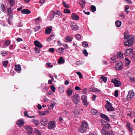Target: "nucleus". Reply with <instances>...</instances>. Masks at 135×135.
<instances>
[{
  "label": "nucleus",
  "mask_w": 135,
  "mask_h": 135,
  "mask_svg": "<svg viewBox=\"0 0 135 135\" xmlns=\"http://www.w3.org/2000/svg\"><path fill=\"white\" fill-rule=\"evenodd\" d=\"M88 124L85 122H82L81 125L79 128V130L80 132L83 133L86 131L88 127Z\"/></svg>",
  "instance_id": "1"
},
{
  "label": "nucleus",
  "mask_w": 135,
  "mask_h": 135,
  "mask_svg": "<svg viewBox=\"0 0 135 135\" xmlns=\"http://www.w3.org/2000/svg\"><path fill=\"white\" fill-rule=\"evenodd\" d=\"M72 100L76 105L80 103V98L79 95L77 93L73 94L71 97Z\"/></svg>",
  "instance_id": "2"
},
{
  "label": "nucleus",
  "mask_w": 135,
  "mask_h": 135,
  "mask_svg": "<svg viewBox=\"0 0 135 135\" xmlns=\"http://www.w3.org/2000/svg\"><path fill=\"white\" fill-rule=\"evenodd\" d=\"M134 42V38L132 36L128 38L127 41H124V44L125 46H127L128 47H130L132 45Z\"/></svg>",
  "instance_id": "3"
},
{
  "label": "nucleus",
  "mask_w": 135,
  "mask_h": 135,
  "mask_svg": "<svg viewBox=\"0 0 135 135\" xmlns=\"http://www.w3.org/2000/svg\"><path fill=\"white\" fill-rule=\"evenodd\" d=\"M105 107L108 111H112L114 110V108L113 107L112 104L108 101H107Z\"/></svg>",
  "instance_id": "4"
},
{
  "label": "nucleus",
  "mask_w": 135,
  "mask_h": 135,
  "mask_svg": "<svg viewBox=\"0 0 135 135\" xmlns=\"http://www.w3.org/2000/svg\"><path fill=\"white\" fill-rule=\"evenodd\" d=\"M111 82L114 84V86L115 87H119L121 84V82L118 78L113 79L111 81Z\"/></svg>",
  "instance_id": "5"
},
{
  "label": "nucleus",
  "mask_w": 135,
  "mask_h": 135,
  "mask_svg": "<svg viewBox=\"0 0 135 135\" xmlns=\"http://www.w3.org/2000/svg\"><path fill=\"white\" fill-rule=\"evenodd\" d=\"M134 95L135 94L133 90H131L128 92V94L127 96V99L128 100H131Z\"/></svg>",
  "instance_id": "6"
},
{
  "label": "nucleus",
  "mask_w": 135,
  "mask_h": 135,
  "mask_svg": "<svg viewBox=\"0 0 135 135\" xmlns=\"http://www.w3.org/2000/svg\"><path fill=\"white\" fill-rule=\"evenodd\" d=\"M56 122L51 121H50L48 125V128L49 129H52L55 127Z\"/></svg>",
  "instance_id": "7"
},
{
  "label": "nucleus",
  "mask_w": 135,
  "mask_h": 135,
  "mask_svg": "<svg viewBox=\"0 0 135 135\" xmlns=\"http://www.w3.org/2000/svg\"><path fill=\"white\" fill-rule=\"evenodd\" d=\"M133 52V50L132 49H128L124 51V55L127 56H129Z\"/></svg>",
  "instance_id": "8"
},
{
  "label": "nucleus",
  "mask_w": 135,
  "mask_h": 135,
  "mask_svg": "<svg viewBox=\"0 0 135 135\" xmlns=\"http://www.w3.org/2000/svg\"><path fill=\"white\" fill-rule=\"evenodd\" d=\"M24 128L26 129V132L29 134H32L33 131L32 128L29 126H26L24 127Z\"/></svg>",
  "instance_id": "9"
},
{
  "label": "nucleus",
  "mask_w": 135,
  "mask_h": 135,
  "mask_svg": "<svg viewBox=\"0 0 135 135\" xmlns=\"http://www.w3.org/2000/svg\"><path fill=\"white\" fill-rule=\"evenodd\" d=\"M101 132L102 135H114L112 132H108L103 129L101 130Z\"/></svg>",
  "instance_id": "10"
},
{
  "label": "nucleus",
  "mask_w": 135,
  "mask_h": 135,
  "mask_svg": "<svg viewBox=\"0 0 135 135\" xmlns=\"http://www.w3.org/2000/svg\"><path fill=\"white\" fill-rule=\"evenodd\" d=\"M123 64L121 61H118L115 66V68L117 70H119L123 68Z\"/></svg>",
  "instance_id": "11"
},
{
  "label": "nucleus",
  "mask_w": 135,
  "mask_h": 135,
  "mask_svg": "<svg viewBox=\"0 0 135 135\" xmlns=\"http://www.w3.org/2000/svg\"><path fill=\"white\" fill-rule=\"evenodd\" d=\"M40 123L43 126L46 125L47 123V119L46 117H45L41 119L40 121Z\"/></svg>",
  "instance_id": "12"
},
{
  "label": "nucleus",
  "mask_w": 135,
  "mask_h": 135,
  "mask_svg": "<svg viewBox=\"0 0 135 135\" xmlns=\"http://www.w3.org/2000/svg\"><path fill=\"white\" fill-rule=\"evenodd\" d=\"M81 98L83 101L84 104L87 105L88 104V102L87 101V97L85 95H83L81 97Z\"/></svg>",
  "instance_id": "13"
},
{
  "label": "nucleus",
  "mask_w": 135,
  "mask_h": 135,
  "mask_svg": "<svg viewBox=\"0 0 135 135\" xmlns=\"http://www.w3.org/2000/svg\"><path fill=\"white\" fill-rule=\"evenodd\" d=\"M71 27L74 30H77L78 28V26L74 22L71 23Z\"/></svg>",
  "instance_id": "14"
},
{
  "label": "nucleus",
  "mask_w": 135,
  "mask_h": 135,
  "mask_svg": "<svg viewBox=\"0 0 135 135\" xmlns=\"http://www.w3.org/2000/svg\"><path fill=\"white\" fill-rule=\"evenodd\" d=\"M25 122L24 120L20 119L17 122V124L19 126L21 127L24 124Z\"/></svg>",
  "instance_id": "15"
},
{
  "label": "nucleus",
  "mask_w": 135,
  "mask_h": 135,
  "mask_svg": "<svg viewBox=\"0 0 135 135\" xmlns=\"http://www.w3.org/2000/svg\"><path fill=\"white\" fill-rule=\"evenodd\" d=\"M71 17L74 20L77 21L79 19V16L75 13H73L71 15Z\"/></svg>",
  "instance_id": "16"
},
{
  "label": "nucleus",
  "mask_w": 135,
  "mask_h": 135,
  "mask_svg": "<svg viewBox=\"0 0 135 135\" xmlns=\"http://www.w3.org/2000/svg\"><path fill=\"white\" fill-rule=\"evenodd\" d=\"M52 28L51 26L47 27L45 30V33L46 34H49L52 31Z\"/></svg>",
  "instance_id": "17"
},
{
  "label": "nucleus",
  "mask_w": 135,
  "mask_h": 135,
  "mask_svg": "<svg viewBox=\"0 0 135 135\" xmlns=\"http://www.w3.org/2000/svg\"><path fill=\"white\" fill-rule=\"evenodd\" d=\"M15 70L16 71L19 73L21 70L20 65H16L15 67Z\"/></svg>",
  "instance_id": "18"
},
{
  "label": "nucleus",
  "mask_w": 135,
  "mask_h": 135,
  "mask_svg": "<svg viewBox=\"0 0 135 135\" xmlns=\"http://www.w3.org/2000/svg\"><path fill=\"white\" fill-rule=\"evenodd\" d=\"M124 39L129 38L131 36H132L130 35H129L128 32V31H126L124 32Z\"/></svg>",
  "instance_id": "19"
},
{
  "label": "nucleus",
  "mask_w": 135,
  "mask_h": 135,
  "mask_svg": "<svg viewBox=\"0 0 135 135\" xmlns=\"http://www.w3.org/2000/svg\"><path fill=\"white\" fill-rule=\"evenodd\" d=\"M100 115L102 118L105 119L108 121H109V119L105 115L101 113L100 114Z\"/></svg>",
  "instance_id": "20"
},
{
  "label": "nucleus",
  "mask_w": 135,
  "mask_h": 135,
  "mask_svg": "<svg viewBox=\"0 0 135 135\" xmlns=\"http://www.w3.org/2000/svg\"><path fill=\"white\" fill-rule=\"evenodd\" d=\"M85 2L84 0H80L79 2V4L80 5L81 7L84 8L85 6Z\"/></svg>",
  "instance_id": "21"
},
{
  "label": "nucleus",
  "mask_w": 135,
  "mask_h": 135,
  "mask_svg": "<svg viewBox=\"0 0 135 135\" xmlns=\"http://www.w3.org/2000/svg\"><path fill=\"white\" fill-rule=\"evenodd\" d=\"M34 44L37 47L39 48H41L42 47V45L38 41L36 40L35 41Z\"/></svg>",
  "instance_id": "22"
},
{
  "label": "nucleus",
  "mask_w": 135,
  "mask_h": 135,
  "mask_svg": "<svg viewBox=\"0 0 135 135\" xmlns=\"http://www.w3.org/2000/svg\"><path fill=\"white\" fill-rule=\"evenodd\" d=\"M21 12L23 14H29L31 12L30 10L27 9H23L21 11Z\"/></svg>",
  "instance_id": "23"
},
{
  "label": "nucleus",
  "mask_w": 135,
  "mask_h": 135,
  "mask_svg": "<svg viewBox=\"0 0 135 135\" xmlns=\"http://www.w3.org/2000/svg\"><path fill=\"white\" fill-rule=\"evenodd\" d=\"M7 12L8 14L9 15V16L10 17L12 18L13 16V15L11 10V7L9 8L8 9Z\"/></svg>",
  "instance_id": "24"
},
{
  "label": "nucleus",
  "mask_w": 135,
  "mask_h": 135,
  "mask_svg": "<svg viewBox=\"0 0 135 135\" xmlns=\"http://www.w3.org/2000/svg\"><path fill=\"white\" fill-rule=\"evenodd\" d=\"M103 125L106 128L109 129L110 126L109 123H108L104 121L103 123Z\"/></svg>",
  "instance_id": "25"
},
{
  "label": "nucleus",
  "mask_w": 135,
  "mask_h": 135,
  "mask_svg": "<svg viewBox=\"0 0 135 135\" xmlns=\"http://www.w3.org/2000/svg\"><path fill=\"white\" fill-rule=\"evenodd\" d=\"M65 60L62 57H60L58 60V63L60 64H63L65 62Z\"/></svg>",
  "instance_id": "26"
},
{
  "label": "nucleus",
  "mask_w": 135,
  "mask_h": 135,
  "mask_svg": "<svg viewBox=\"0 0 135 135\" xmlns=\"http://www.w3.org/2000/svg\"><path fill=\"white\" fill-rule=\"evenodd\" d=\"M56 103L55 102L51 103L50 105H48V108L50 109H53L54 107L55 106Z\"/></svg>",
  "instance_id": "27"
},
{
  "label": "nucleus",
  "mask_w": 135,
  "mask_h": 135,
  "mask_svg": "<svg viewBox=\"0 0 135 135\" xmlns=\"http://www.w3.org/2000/svg\"><path fill=\"white\" fill-rule=\"evenodd\" d=\"M68 95L69 96L71 95L73 93V90L72 89H68L66 91Z\"/></svg>",
  "instance_id": "28"
},
{
  "label": "nucleus",
  "mask_w": 135,
  "mask_h": 135,
  "mask_svg": "<svg viewBox=\"0 0 135 135\" xmlns=\"http://www.w3.org/2000/svg\"><path fill=\"white\" fill-rule=\"evenodd\" d=\"M36 126H38L39 123V121L35 119H32L31 121Z\"/></svg>",
  "instance_id": "29"
},
{
  "label": "nucleus",
  "mask_w": 135,
  "mask_h": 135,
  "mask_svg": "<svg viewBox=\"0 0 135 135\" xmlns=\"http://www.w3.org/2000/svg\"><path fill=\"white\" fill-rule=\"evenodd\" d=\"M1 8L3 12H5L6 9L3 3H1Z\"/></svg>",
  "instance_id": "30"
},
{
  "label": "nucleus",
  "mask_w": 135,
  "mask_h": 135,
  "mask_svg": "<svg viewBox=\"0 0 135 135\" xmlns=\"http://www.w3.org/2000/svg\"><path fill=\"white\" fill-rule=\"evenodd\" d=\"M121 22L119 21H117L115 22V25L118 27H120L121 25Z\"/></svg>",
  "instance_id": "31"
},
{
  "label": "nucleus",
  "mask_w": 135,
  "mask_h": 135,
  "mask_svg": "<svg viewBox=\"0 0 135 135\" xmlns=\"http://www.w3.org/2000/svg\"><path fill=\"white\" fill-rule=\"evenodd\" d=\"M65 40L67 42H71L72 41V39L70 36H68L66 37Z\"/></svg>",
  "instance_id": "32"
},
{
  "label": "nucleus",
  "mask_w": 135,
  "mask_h": 135,
  "mask_svg": "<svg viewBox=\"0 0 135 135\" xmlns=\"http://www.w3.org/2000/svg\"><path fill=\"white\" fill-rule=\"evenodd\" d=\"M110 61L112 63H115L116 61V57L113 56L112 57L110 60Z\"/></svg>",
  "instance_id": "33"
},
{
  "label": "nucleus",
  "mask_w": 135,
  "mask_h": 135,
  "mask_svg": "<svg viewBox=\"0 0 135 135\" xmlns=\"http://www.w3.org/2000/svg\"><path fill=\"white\" fill-rule=\"evenodd\" d=\"M64 50V49L63 48H59L57 49V51L59 53L62 54Z\"/></svg>",
  "instance_id": "34"
},
{
  "label": "nucleus",
  "mask_w": 135,
  "mask_h": 135,
  "mask_svg": "<svg viewBox=\"0 0 135 135\" xmlns=\"http://www.w3.org/2000/svg\"><path fill=\"white\" fill-rule=\"evenodd\" d=\"M117 56L119 58H122L123 57V54L121 53V52L119 51L117 54Z\"/></svg>",
  "instance_id": "35"
},
{
  "label": "nucleus",
  "mask_w": 135,
  "mask_h": 135,
  "mask_svg": "<svg viewBox=\"0 0 135 135\" xmlns=\"http://www.w3.org/2000/svg\"><path fill=\"white\" fill-rule=\"evenodd\" d=\"M53 12L54 15H57L59 16H61L62 15V13L59 11H53Z\"/></svg>",
  "instance_id": "36"
},
{
  "label": "nucleus",
  "mask_w": 135,
  "mask_h": 135,
  "mask_svg": "<svg viewBox=\"0 0 135 135\" xmlns=\"http://www.w3.org/2000/svg\"><path fill=\"white\" fill-rule=\"evenodd\" d=\"M125 63L126 65H129L130 64L131 61L127 58H125Z\"/></svg>",
  "instance_id": "37"
},
{
  "label": "nucleus",
  "mask_w": 135,
  "mask_h": 135,
  "mask_svg": "<svg viewBox=\"0 0 135 135\" xmlns=\"http://www.w3.org/2000/svg\"><path fill=\"white\" fill-rule=\"evenodd\" d=\"M50 14L51 15V16L50 20V21H51L54 18L55 16V15H54L53 12L50 13Z\"/></svg>",
  "instance_id": "38"
},
{
  "label": "nucleus",
  "mask_w": 135,
  "mask_h": 135,
  "mask_svg": "<svg viewBox=\"0 0 135 135\" xmlns=\"http://www.w3.org/2000/svg\"><path fill=\"white\" fill-rule=\"evenodd\" d=\"M102 79V81H103L104 83H106L107 80V78L106 77L102 76L100 78Z\"/></svg>",
  "instance_id": "39"
},
{
  "label": "nucleus",
  "mask_w": 135,
  "mask_h": 135,
  "mask_svg": "<svg viewBox=\"0 0 135 135\" xmlns=\"http://www.w3.org/2000/svg\"><path fill=\"white\" fill-rule=\"evenodd\" d=\"M82 46L84 47H87L88 46V43L85 41H84L82 43Z\"/></svg>",
  "instance_id": "40"
},
{
  "label": "nucleus",
  "mask_w": 135,
  "mask_h": 135,
  "mask_svg": "<svg viewBox=\"0 0 135 135\" xmlns=\"http://www.w3.org/2000/svg\"><path fill=\"white\" fill-rule=\"evenodd\" d=\"M97 113V110L95 109H93L91 110V113L93 115H96Z\"/></svg>",
  "instance_id": "41"
},
{
  "label": "nucleus",
  "mask_w": 135,
  "mask_h": 135,
  "mask_svg": "<svg viewBox=\"0 0 135 135\" xmlns=\"http://www.w3.org/2000/svg\"><path fill=\"white\" fill-rule=\"evenodd\" d=\"M91 11L92 12H94L96 11V8L93 5L91 6Z\"/></svg>",
  "instance_id": "42"
},
{
  "label": "nucleus",
  "mask_w": 135,
  "mask_h": 135,
  "mask_svg": "<svg viewBox=\"0 0 135 135\" xmlns=\"http://www.w3.org/2000/svg\"><path fill=\"white\" fill-rule=\"evenodd\" d=\"M63 6L65 8H69V5L65 1H63Z\"/></svg>",
  "instance_id": "43"
},
{
  "label": "nucleus",
  "mask_w": 135,
  "mask_h": 135,
  "mask_svg": "<svg viewBox=\"0 0 135 135\" xmlns=\"http://www.w3.org/2000/svg\"><path fill=\"white\" fill-rule=\"evenodd\" d=\"M38 114L39 115L42 116L43 115H46V113H45V111L40 112L39 111Z\"/></svg>",
  "instance_id": "44"
},
{
  "label": "nucleus",
  "mask_w": 135,
  "mask_h": 135,
  "mask_svg": "<svg viewBox=\"0 0 135 135\" xmlns=\"http://www.w3.org/2000/svg\"><path fill=\"white\" fill-rule=\"evenodd\" d=\"M50 88L53 92L54 93L55 92L56 88L54 85H51Z\"/></svg>",
  "instance_id": "45"
},
{
  "label": "nucleus",
  "mask_w": 135,
  "mask_h": 135,
  "mask_svg": "<svg viewBox=\"0 0 135 135\" xmlns=\"http://www.w3.org/2000/svg\"><path fill=\"white\" fill-rule=\"evenodd\" d=\"M51 63L49 62L46 63V65H47V67L49 68H52L53 67V65L51 64Z\"/></svg>",
  "instance_id": "46"
},
{
  "label": "nucleus",
  "mask_w": 135,
  "mask_h": 135,
  "mask_svg": "<svg viewBox=\"0 0 135 135\" xmlns=\"http://www.w3.org/2000/svg\"><path fill=\"white\" fill-rule=\"evenodd\" d=\"M76 38L78 40H80L81 38L80 35V34H77L75 36Z\"/></svg>",
  "instance_id": "47"
},
{
  "label": "nucleus",
  "mask_w": 135,
  "mask_h": 135,
  "mask_svg": "<svg viewBox=\"0 0 135 135\" xmlns=\"http://www.w3.org/2000/svg\"><path fill=\"white\" fill-rule=\"evenodd\" d=\"M76 73L79 75V77L81 79L83 78V76L82 75L81 73L80 72H76Z\"/></svg>",
  "instance_id": "48"
},
{
  "label": "nucleus",
  "mask_w": 135,
  "mask_h": 135,
  "mask_svg": "<svg viewBox=\"0 0 135 135\" xmlns=\"http://www.w3.org/2000/svg\"><path fill=\"white\" fill-rule=\"evenodd\" d=\"M64 12L65 13H70L71 12L70 10L67 9H65L64 10Z\"/></svg>",
  "instance_id": "49"
},
{
  "label": "nucleus",
  "mask_w": 135,
  "mask_h": 135,
  "mask_svg": "<svg viewBox=\"0 0 135 135\" xmlns=\"http://www.w3.org/2000/svg\"><path fill=\"white\" fill-rule=\"evenodd\" d=\"M11 41L9 40H6L5 41V44L7 45L6 47H7L10 44Z\"/></svg>",
  "instance_id": "50"
},
{
  "label": "nucleus",
  "mask_w": 135,
  "mask_h": 135,
  "mask_svg": "<svg viewBox=\"0 0 135 135\" xmlns=\"http://www.w3.org/2000/svg\"><path fill=\"white\" fill-rule=\"evenodd\" d=\"M40 28V26H37L34 28V30L35 31H38Z\"/></svg>",
  "instance_id": "51"
},
{
  "label": "nucleus",
  "mask_w": 135,
  "mask_h": 135,
  "mask_svg": "<svg viewBox=\"0 0 135 135\" xmlns=\"http://www.w3.org/2000/svg\"><path fill=\"white\" fill-rule=\"evenodd\" d=\"M83 53L84 54V55L85 56H86L88 55V53L86 50L84 49L83 50Z\"/></svg>",
  "instance_id": "52"
},
{
  "label": "nucleus",
  "mask_w": 135,
  "mask_h": 135,
  "mask_svg": "<svg viewBox=\"0 0 135 135\" xmlns=\"http://www.w3.org/2000/svg\"><path fill=\"white\" fill-rule=\"evenodd\" d=\"M83 64V61H77L75 63V64L77 65H81Z\"/></svg>",
  "instance_id": "53"
},
{
  "label": "nucleus",
  "mask_w": 135,
  "mask_h": 135,
  "mask_svg": "<svg viewBox=\"0 0 135 135\" xmlns=\"http://www.w3.org/2000/svg\"><path fill=\"white\" fill-rule=\"evenodd\" d=\"M24 114L25 115H27L28 117L30 118H33L35 117V116H30L27 115V113L26 112H25L24 113Z\"/></svg>",
  "instance_id": "54"
},
{
  "label": "nucleus",
  "mask_w": 135,
  "mask_h": 135,
  "mask_svg": "<svg viewBox=\"0 0 135 135\" xmlns=\"http://www.w3.org/2000/svg\"><path fill=\"white\" fill-rule=\"evenodd\" d=\"M40 17H39L36 20L35 23L37 24L40 22Z\"/></svg>",
  "instance_id": "55"
},
{
  "label": "nucleus",
  "mask_w": 135,
  "mask_h": 135,
  "mask_svg": "<svg viewBox=\"0 0 135 135\" xmlns=\"http://www.w3.org/2000/svg\"><path fill=\"white\" fill-rule=\"evenodd\" d=\"M9 2L11 6H12L14 5V0H9Z\"/></svg>",
  "instance_id": "56"
},
{
  "label": "nucleus",
  "mask_w": 135,
  "mask_h": 135,
  "mask_svg": "<svg viewBox=\"0 0 135 135\" xmlns=\"http://www.w3.org/2000/svg\"><path fill=\"white\" fill-rule=\"evenodd\" d=\"M35 50L36 52L37 53H39L40 51V49L37 47L35 48Z\"/></svg>",
  "instance_id": "57"
},
{
  "label": "nucleus",
  "mask_w": 135,
  "mask_h": 135,
  "mask_svg": "<svg viewBox=\"0 0 135 135\" xmlns=\"http://www.w3.org/2000/svg\"><path fill=\"white\" fill-rule=\"evenodd\" d=\"M134 115V113L133 112H131L130 113V116L131 117H133Z\"/></svg>",
  "instance_id": "58"
},
{
  "label": "nucleus",
  "mask_w": 135,
  "mask_h": 135,
  "mask_svg": "<svg viewBox=\"0 0 135 135\" xmlns=\"http://www.w3.org/2000/svg\"><path fill=\"white\" fill-rule=\"evenodd\" d=\"M8 61H4L3 63V65L4 67H6L7 66Z\"/></svg>",
  "instance_id": "59"
},
{
  "label": "nucleus",
  "mask_w": 135,
  "mask_h": 135,
  "mask_svg": "<svg viewBox=\"0 0 135 135\" xmlns=\"http://www.w3.org/2000/svg\"><path fill=\"white\" fill-rule=\"evenodd\" d=\"M82 91L83 92V94H87V90L85 88L83 89L82 90Z\"/></svg>",
  "instance_id": "60"
},
{
  "label": "nucleus",
  "mask_w": 135,
  "mask_h": 135,
  "mask_svg": "<svg viewBox=\"0 0 135 135\" xmlns=\"http://www.w3.org/2000/svg\"><path fill=\"white\" fill-rule=\"evenodd\" d=\"M114 95L115 97H117L118 96V91L117 90L115 91Z\"/></svg>",
  "instance_id": "61"
},
{
  "label": "nucleus",
  "mask_w": 135,
  "mask_h": 135,
  "mask_svg": "<svg viewBox=\"0 0 135 135\" xmlns=\"http://www.w3.org/2000/svg\"><path fill=\"white\" fill-rule=\"evenodd\" d=\"M129 79L131 81L134 82L135 81V79L133 78L130 77L129 78Z\"/></svg>",
  "instance_id": "62"
},
{
  "label": "nucleus",
  "mask_w": 135,
  "mask_h": 135,
  "mask_svg": "<svg viewBox=\"0 0 135 135\" xmlns=\"http://www.w3.org/2000/svg\"><path fill=\"white\" fill-rule=\"evenodd\" d=\"M98 91H100V90H99L97 88H93V92H97Z\"/></svg>",
  "instance_id": "63"
},
{
  "label": "nucleus",
  "mask_w": 135,
  "mask_h": 135,
  "mask_svg": "<svg viewBox=\"0 0 135 135\" xmlns=\"http://www.w3.org/2000/svg\"><path fill=\"white\" fill-rule=\"evenodd\" d=\"M35 132L37 134V135H41V133L38 130H36L35 131Z\"/></svg>",
  "instance_id": "64"
}]
</instances>
